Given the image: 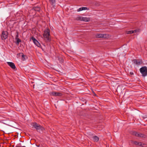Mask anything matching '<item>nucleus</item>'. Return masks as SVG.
Returning a JSON list of instances; mask_svg holds the SVG:
<instances>
[{
  "label": "nucleus",
  "mask_w": 147,
  "mask_h": 147,
  "mask_svg": "<svg viewBox=\"0 0 147 147\" xmlns=\"http://www.w3.org/2000/svg\"><path fill=\"white\" fill-rule=\"evenodd\" d=\"M21 55L22 58L23 60H24L25 59L24 57L26 56L25 55H24L23 53H20Z\"/></svg>",
  "instance_id": "obj_20"
},
{
  "label": "nucleus",
  "mask_w": 147,
  "mask_h": 147,
  "mask_svg": "<svg viewBox=\"0 0 147 147\" xmlns=\"http://www.w3.org/2000/svg\"><path fill=\"white\" fill-rule=\"evenodd\" d=\"M31 125L33 127L36 129L38 132H40V131H42L44 130V128L42 126L36 122L32 123Z\"/></svg>",
  "instance_id": "obj_2"
},
{
  "label": "nucleus",
  "mask_w": 147,
  "mask_h": 147,
  "mask_svg": "<svg viewBox=\"0 0 147 147\" xmlns=\"http://www.w3.org/2000/svg\"><path fill=\"white\" fill-rule=\"evenodd\" d=\"M7 63L8 65L11 67V68L16 70V67L15 64L13 63L12 62H7Z\"/></svg>",
  "instance_id": "obj_12"
},
{
  "label": "nucleus",
  "mask_w": 147,
  "mask_h": 147,
  "mask_svg": "<svg viewBox=\"0 0 147 147\" xmlns=\"http://www.w3.org/2000/svg\"><path fill=\"white\" fill-rule=\"evenodd\" d=\"M59 60L62 63L63 62V60L62 59V58H59Z\"/></svg>",
  "instance_id": "obj_24"
},
{
  "label": "nucleus",
  "mask_w": 147,
  "mask_h": 147,
  "mask_svg": "<svg viewBox=\"0 0 147 147\" xmlns=\"http://www.w3.org/2000/svg\"><path fill=\"white\" fill-rule=\"evenodd\" d=\"M82 7V10H87V9H88V8L87 7Z\"/></svg>",
  "instance_id": "obj_23"
},
{
  "label": "nucleus",
  "mask_w": 147,
  "mask_h": 147,
  "mask_svg": "<svg viewBox=\"0 0 147 147\" xmlns=\"http://www.w3.org/2000/svg\"><path fill=\"white\" fill-rule=\"evenodd\" d=\"M83 19V17L79 16L75 18V19L76 20L82 21Z\"/></svg>",
  "instance_id": "obj_15"
},
{
  "label": "nucleus",
  "mask_w": 147,
  "mask_h": 147,
  "mask_svg": "<svg viewBox=\"0 0 147 147\" xmlns=\"http://www.w3.org/2000/svg\"><path fill=\"white\" fill-rule=\"evenodd\" d=\"M85 22H88L90 21V19L87 17H83V20Z\"/></svg>",
  "instance_id": "obj_17"
},
{
  "label": "nucleus",
  "mask_w": 147,
  "mask_h": 147,
  "mask_svg": "<svg viewBox=\"0 0 147 147\" xmlns=\"http://www.w3.org/2000/svg\"><path fill=\"white\" fill-rule=\"evenodd\" d=\"M140 30L139 29H136L135 30H133L134 33H136L137 32H139L140 31Z\"/></svg>",
  "instance_id": "obj_21"
},
{
  "label": "nucleus",
  "mask_w": 147,
  "mask_h": 147,
  "mask_svg": "<svg viewBox=\"0 0 147 147\" xmlns=\"http://www.w3.org/2000/svg\"><path fill=\"white\" fill-rule=\"evenodd\" d=\"M96 37L97 38H108L109 37V35L107 34H96Z\"/></svg>",
  "instance_id": "obj_4"
},
{
  "label": "nucleus",
  "mask_w": 147,
  "mask_h": 147,
  "mask_svg": "<svg viewBox=\"0 0 147 147\" xmlns=\"http://www.w3.org/2000/svg\"><path fill=\"white\" fill-rule=\"evenodd\" d=\"M132 143L136 145L140 146L142 147H144V144L142 142H138L137 141H133Z\"/></svg>",
  "instance_id": "obj_14"
},
{
  "label": "nucleus",
  "mask_w": 147,
  "mask_h": 147,
  "mask_svg": "<svg viewBox=\"0 0 147 147\" xmlns=\"http://www.w3.org/2000/svg\"><path fill=\"white\" fill-rule=\"evenodd\" d=\"M131 134L136 136L142 138H146V136L144 134L138 133L136 131H132V132Z\"/></svg>",
  "instance_id": "obj_5"
},
{
  "label": "nucleus",
  "mask_w": 147,
  "mask_h": 147,
  "mask_svg": "<svg viewBox=\"0 0 147 147\" xmlns=\"http://www.w3.org/2000/svg\"><path fill=\"white\" fill-rule=\"evenodd\" d=\"M50 4L53 6V8H55V7L56 0H49Z\"/></svg>",
  "instance_id": "obj_13"
},
{
  "label": "nucleus",
  "mask_w": 147,
  "mask_h": 147,
  "mask_svg": "<svg viewBox=\"0 0 147 147\" xmlns=\"http://www.w3.org/2000/svg\"><path fill=\"white\" fill-rule=\"evenodd\" d=\"M15 16L17 19H20V17H21L22 18H23L24 17L22 11H19L18 12L15 14Z\"/></svg>",
  "instance_id": "obj_9"
},
{
  "label": "nucleus",
  "mask_w": 147,
  "mask_h": 147,
  "mask_svg": "<svg viewBox=\"0 0 147 147\" xmlns=\"http://www.w3.org/2000/svg\"><path fill=\"white\" fill-rule=\"evenodd\" d=\"M40 9L41 8L39 7H34L30 10V12L33 11V15H35L36 12L39 11Z\"/></svg>",
  "instance_id": "obj_8"
},
{
  "label": "nucleus",
  "mask_w": 147,
  "mask_h": 147,
  "mask_svg": "<svg viewBox=\"0 0 147 147\" xmlns=\"http://www.w3.org/2000/svg\"><path fill=\"white\" fill-rule=\"evenodd\" d=\"M16 33L17 34H16V39L19 38H18V36H19L18 32L17 31Z\"/></svg>",
  "instance_id": "obj_22"
},
{
  "label": "nucleus",
  "mask_w": 147,
  "mask_h": 147,
  "mask_svg": "<svg viewBox=\"0 0 147 147\" xmlns=\"http://www.w3.org/2000/svg\"><path fill=\"white\" fill-rule=\"evenodd\" d=\"M82 7L78 9V11H82Z\"/></svg>",
  "instance_id": "obj_26"
},
{
  "label": "nucleus",
  "mask_w": 147,
  "mask_h": 147,
  "mask_svg": "<svg viewBox=\"0 0 147 147\" xmlns=\"http://www.w3.org/2000/svg\"><path fill=\"white\" fill-rule=\"evenodd\" d=\"M126 33L127 34H132L134 33V32L133 30L128 31L126 32Z\"/></svg>",
  "instance_id": "obj_18"
},
{
  "label": "nucleus",
  "mask_w": 147,
  "mask_h": 147,
  "mask_svg": "<svg viewBox=\"0 0 147 147\" xmlns=\"http://www.w3.org/2000/svg\"><path fill=\"white\" fill-rule=\"evenodd\" d=\"M95 5L97 6H99L100 5V4L97 2H96L95 3Z\"/></svg>",
  "instance_id": "obj_25"
},
{
  "label": "nucleus",
  "mask_w": 147,
  "mask_h": 147,
  "mask_svg": "<svg viewBox=\"0 0 147 147\" xmlns=\"http://www.w3.org/2000/svg\"><path fill=\"white\" fill-rule=\"evenodd\" d=\"M132 61L134 63L137 65H140L142 63V60L141 59H134Z\"/></svg>",
  "instance_id": "obj_7"
},
{
  "label": "nucleus",
  "mask_w": 147,
  "mask_h": 147,
  "mask_svg": "<svg viewBox=\"0 0 147 147\" xmlns=\"http://www.w3.org/2000/svg\"><path fill=\"white\" fill-rule=\"evenodd\" d=\"M32 39L34 43L38 47H41V46L40 44L35 39V38L33 37H32L31 38Z\"/></svg>",
  "instance_id": "obj_10"
},
{
  "label": "nucleus",
  "mask_w": 147,
  "mask_h": 147,
  "mask_svg": "<svg viewBox=\"0 0 147 147\" xmlns=\"http://www.w3.org/2000/svg\"><path fill=\"white\" fill-rule=\"evenodd\" d=\"M140 71L143 77H145L147 75V67H142L140 69Z\"/></svg>",
  "instance_id": "obj_3"
},
{
  "label": "nucleus",
  "mask_w": 147,
  "mask_h": 147,
  "mask_svg": "<svg viewBox=\"0 0 147 147\" xmlns=\"http://www.w3.org/2000/svg\"><path fill=\"white\" fill-rule=\"evenodd\" d=\"M134 73L133 72H130V74L131 75H133L134 74Z\"/></svg>",
  "instance_id": "obj_27"
},
{
  "label": "nucleus",
  "mask_w": 147,
  "mask_h": 147,
  "mask_svg": "<svg viewBox=\"0 0 147 147\" xmlns=\"http://www.w3.org/2000/svg\"><path fill=\"white\" fill-rule=\"evenodd\" d=\"M93 138L94 142H97L98 141L99 138L96 136H93Z\"/></svg>",
  "instance_id": "obj_16"
},
{
  "label": "nucleus",
  "mask_w": 147,
  "mask_h": 147,
  "mask_svg": "<svg viewBox=\"0 0 147 147\" xmlns=\"http://www.w3.org/2000/svg\"><path fill=\"white\" fill-rule=\"evenodd\" d=\"M43 36V38L45 42H50L51 40V38H50V30L48 28H47L45 29Z\"/></svg>",
  "instance_id": "obj_1"
},
{
  "label": "nucleus",
  "mask_w": 147,
  "mask_h": 147,
  "mask_svg": "<svg viewBox=\"0 0 147 147\" xmlns=\"http://www.w3.org/2000/svg\"><path fill=\"white\" fill-rule=\"evenodd\" d=\"M8 33L7 31H3L1 35V38L2 40L6 39L8 37Z\"/></svg>",
  "instance_id": "obj_6"
},
{
  "label": "nucleus",
  "mask_w": 147,
  "mask_h": 147,
  "mask_svg": "<svg viewBox=\"0 0 147 147\" xmlns=\"http://www.w3.org/2000/svg\"><path fill=\"white\" fill-rule=\"evenodd\" d=\"M33 13H34V11H31V12H30V13H32V15H33Z\"/></svg>",
  "instance_id": "obj_28"
},
{
  "label": "nucleus",
  "mask_w": 147,
  "mask_h": 147,
  "mask_svg": "<svg viewBox=\"0 0 147 147\" xmlns=\"http://www.w3.org/2000/svg\"><path fill=\"white\" fill-rule=\"evenodd\" d=\"M50 94L51 95L54 96H61L62 95L61 93L59 92H50Z\"/></svg>",
  "instance_id": "obj_11"
},
{
  "label": "nucleus",
  "mask_w": 147,
  "mask_h": 147,
  "mask_svg": "<svg viewBox=\"0 0 147 147\" xmlns=\"http://www.w3.org/2000/svg\"><path fill=\"white\" fill-rule=\"evenodd\" d=\"M16 39L17 40L16 44H17V45H18L19 42H21V40L19 38H18V39Z\"/></svg>",
  "instance_id": "obj_19"
}]
</instances>
